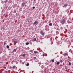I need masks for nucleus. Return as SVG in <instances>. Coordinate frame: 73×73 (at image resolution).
Returning <instances> with one entry per match:
<instances>
[{
	"instance_id": "nucleus-6",
	"label": "nucleus",
	"mask_w": 73,
	"mask_h": 73,
	"mask_svg": "<svg viewBox=\"0 0 73 73\" xmlns=\"http://www.w3.org/2000/svg\"><path fill=\"white\" fill-rule=\"evenodd\" d=\"M29 44V42H27L26 43V45H28Z\"/></svg>"
},
{
	"instance_id": "nucleus-27",
	"label": "nucleus",
	"mask_w": 73,
	"mask_h": 73,
	"mask_svg": "<svg viewBox=\"0 0 73 73\" xmlns=\"http://www.w3.org/2000/svg\"><path fill=\"white\" fill-rule=\"evenodd\" d=\"M69 12H70V11H68V14H69Z\"/></svg>"
},
{
	"instance_id": "nucleus-25",
	"label": "nucleus",
	"mask_w": 73,
	"mask_h": 73,
	"mask_svg": "<svg viewBox=\"0 0 73 73\" xmlns=\"http://www.w3.org/2000/svg\"><path fill=\"white\" fill-rule=\"evenodd\" d=\"M35 7H33V9H35Z\"/></svg>"
},
{
	"instance_id": "nucleus-29",
	"label": "nucleus",
	"mask_w": 73,
	"mask_h": 73,
	"mask_svg": "<svg viewBox=\"0 0 73 73\" xmlns=\"http://www.w3.org/2000/svg\"><path fill=\"white\" fill-rule=\"evenodd\" d=\"M42 56H44V54H43Z\"/></svg>"
},
{
	"instance_id": "nucleus-2",
	"label": "nucleus",
	"mask_w": 73,
	"mask_h": 73,
	"mask_svg": "<svg viewBox=\"0 0 73 73\" xmlns=\"http://www.w3.org/2000/svg\"><path fill=\"white\" fill-rule=\"evenodd\" d=\"M40 32L41 35H42V36H44V32L42 31H40Z\"/></svg>"
},
{
	"instance_id": "nucleus-12",
	"label": "nucleus",
	"mask_w": 73,
	"mask_h": 73,
	"mask_svg": "<svg viewBox=\"0 0 73 73\" xmlns=\"http://www.w3.org/2000/svg\"><path fill=\"white\" fill-rule=\"evenodd\" d=\"M69 52H71V53H72V50L70 49L69 50Z\"/></svg>"
},
{
	"instance_id": "nucleus-26",
	"label": "nucleus",
	"mask_w": 73,
	"mask_h": 73,
	"mask_svg": "<svg viewBox=\"0 0 73 73\" xmlns=\"http://www.w3.org/2000/svg\"><path fill=\"white\" fill-rule=\"evenodd\" d=\"M2 29H3V30H4V29H5V28H4V27H3Z\"/></svg>"
},
{
	"instance_id": "nucleus-34",
	"label": "nucleus",
	"mask_w": 73,
	"mask_h": 73,
	"mask_svg": "<svg viewBox=\"0 0 73 73\" xmlns=\"http://www.w3.org/2000/svg\"><path fill=\"white\" fill-rule=\"evenodd\" d=\"M22 1H24V0H22Z\"/></svg>"
},
{
	"instance_id": "nucleus-15",
	"label": "nucleus",
	"mask_w": 73,
	"mask_h": 73,
	"mask_svg": "<svg viewBox=\"0 0 73 73\" xmlns=\"http://www.w3.org/2000/svg\"><path fill=\"white\" fill-rule=\"evenodd\" d=\"M60 62H58L57 63V65H59V64H60Z\"/></svg>"
},
{
	"instance_id": "nucleus-16",
	"label": "nucleus",
	"mask_w": 73,
	"mask_h": 73,
	"mask_svg": "<svg viewBox=\"0 0 73 73\" xmlns=\"http://www.w3.org/2000/svg\"><path fill=\"white\" fill-rule=\"evenodd\" d=\"M14 42H16V43H17V41L16 39H15V40H14Z\"/></svg>"
},
{
	"instance_id": "nucleus-21",
	"label": "nucleus",
	"mask_w": 73,
	"mask_h": 73,
	"mask_svg": "<svg viewBox=\"0 0 73 73\" xmlns=\"http://www.w3.org/2000/svg\"><path fill=\"white\" fill-rule=\"evenodd\" d=\"M69 65H71V63L70 62H69Z\"/></svg>"
},
{
	"instance_id": "nucleus-17",
	"label": "nucleus",
	"mask_w": 73,
	"mask_h": 73,
	"mask_svg": "<svg viewBox=\"0 0 73 73\" xmlns=\"http://www.w3.org/2000/svg\"><path fill=\"white\" fill-rule=\"evenodd\" d=\"M34 52L35 53H38V52H37L36 51H34Z\"/></svg>"
},
{
	"instance_id": "nucleus-24",
	"label": "nucleus",
	"mask_w": 73,
	"mask_h": 73,
	"mask_svg": "<svg viewBox=\"0 0 73 73\" xmlns=\"http://www.w3.org/2000/svg\"><path fill=\"white\" fill-rule=\"evenodd\" d=\"M60 62H61V63L62 62V60H61L60 61Z\"/></svg>"
},
{
	"instance_id": "nucleus-1",
	"label": "nucleus",
	"mask_w": 73,
	"mask_h": 73,
	"mask_svg": "<svg viewBox=\"0 0 73 73\" xmlns=\"http://www.w3.org/2000/svg\"><path fill=\"white\" fill-rule=\"evenodd\" d=\"M66 20V19L64 18V19H63V20L60 21V23H61V24H64V23H65Z\"/></svg>"
},
{
	"instance_id": "nucleus-18",
	"label": "nucleus",
	"mask_w": 73,
	"mask_h": 73,
	"mask_svg": "<svg viewBox=\"0 0 73 73\" xmlns=\"http://www.w3.org/2000/svg\"><path fill=\"white\" fill-rule=\"evenodd\" d=\"M7 48H8V49H9V46L8 45H7Z\"/></svg>"
},
{
	"instance_id": "nucleus-9",
	"label": "nucleus",
	"mask_w": 73,
	"mask_h": 73,
	"mask_svg": "<svg viewBox=\"0 0 73 73\" xmlns=\"http://www.w3.org/2000/svg\"><path fill=\"white\" fill-rule=\"evenodd\" d=\"M16 49H14L13 52H16Z\"/></svg>"
},
{
	"instance_id": "nucleus-3",
	"label": "nucleus",
	"mask_w": 73,
	"mask_h": 73,
	"mask_svg": "<svg viewBox=\"0 0 73 73\" xmlns=\"http://www.w3.org/2000/svg\"><path fill=\"white\" fill-rule=\"evenodd\" d=\"M38 23V21H35V22L34 23H33V25H35V24H36Z\"/></svg>"
},
{
	"instance_id": "nucleus-20",
	"label": "nucleus",
	"mask_w": 73,
	"mask_h": 73,
	"mask_svg": "<svg viewBox=\"0 0 73 73\" xmlns=\"http://www.w3.org/2000/svg\"><path fill=\"white\" fill-rule=\"evenodd\" d=\"M54 59H53L52 60V62H54Z\"/></svg>"
},
{
	"instance_id": "nucleus-4",
	"label": "nucleus",
	"mask_w": 73,
	"mask_h": 73,
	"mask_svg": "<svg viewBox=\"0 0 73 73\" xmlns=\"http://www.w3.org/2000/svg\"><path fill=\"white\" fill-rule=\"evenodd\" d=\"M24 5H25V3H23L22 4L21 6H24Z\"/></svg>"
},
{
	"instance_id": "nucleus-13",
	"label": "nucleus",
	"mask_w": 73,
	"mask_h": 73,
	"mask_svg": "<svg viewBox=\"0 0 73 73\" xmlns=\"http://www.w3.org/2000/svg\"><path fill=\"white\" fill-rule=\"evenodd\" d=\"M7 0H5V1H4V2L5 3H7Z\"/></svg>"
},
{
	"instance_id": "nucleus-10",
	"label": "nucleus",
	"mask_w": 73,
	"mask_h": 73,
	"mask_svg": "<svg viewBox=\"0 0 73 73\" xmlns=\"http://www.w3.org/2000/svg\"><path fill=\"white\" fill-rule=\"evenodd\" d=\"M64 6L65 8H66V6H67V5L65 4L64 5Z\"/></svg>"
},
{
	"instance_id": "nucleus-8",
	"label": "nucleus",
	"mask_w": 73,
	"mask_h": 73,
	"mask_svg": "<svg viewBox=\"0 0 73 73\" xmlns=\"http://www.w3.org/2000/svg\"><path fill=\"white\" fill-rule=\"evenodd\" d=\"M64 55L65 56H68V53L67 52H66L65 54H64Z\"/></svg>"
},
{
	"instance_id": "nucleus-33",
	"label": "nucleus",
	"mask_w": 73,
	"mask_h": 73,
	"mask_svg": "<svg viewBox=\"0 0 73 73\" xmlns=\"http://www.w3.org/2000/svg\"><path fill=\"white\" fill-rule=\"evenodd\" d=\"M64 6H63V8H64Z\"/></svg>"
},
{
	"instance_id": "nucleus-19",
	"label": "nucleus",
	"mask_w": 73,
	"mask_h": 73,
	"mask_svg": "<svg viewBox=\"0 0 73 73\" xmlns=\"http://www.w3.org/2000/svg\"><path fill=\"white\" fill-rule=\"evenodd\" d=\"M14 13H16V10H14Z\"/></svg>"
},
{
	"instance_id": "nucleus-31",
	"label": "nucleus",
	"mask_w": 73,
	"mask_h": 73,
	"mask_svg": "<svg viewBox=\"0 0 73 73\" xmlns=\"http://www.w3.org/2000/svg\"><path fill=\"white\" fill-rule=\"evenodd\" d=\"M1 59L0 58V61H1Z\"/></svg>"
},
{
	"instance_id": "nucleus-7",
	"label": "nucleus",
	"mask_w": 73,
	"mask_h": 73,
	"mask_svg": "<svg viewBox=\"0 0 73 73\" xmlns=\"http://www.w3.org/2000/svg\"><path fill=\"white\" fill-rule=\"evenodd\" d=\"M13 69H15L16 68V66H14L13 67Z\"/></svg>"
},
{
	"instance_id": "nucleus-5",
	"label": "nucleus",
	"mask_w": 73,
	"mask_h": 73,
	"mask_svg": "<svg viewBox=\"0 0 73 73\" xmlns=\"http://www.w3.org/2000/svg\"><path fill=\"white\" fill-rule=\"evenodd\" d=\"M22 57H24L25 56V54H24L22 55Z\"/></svg>"
},
{
	"instance_id": "nucleus-14",
	"label": "nucleus",
	"mask_w": 73,
	"mask_h": 73,
	"mask_svg": "<svg viewBox=\"0 0 73 73\" xmlns=\"http://www.w3.org/2000/svg\"><path fill=\"white\" fill-rule=\"evenodd\" d=\"M33 40L35 41L36 40V38H34L33 39Z\"/></svg>"
},
{
	"instance_id": "nucleus-23",
	"label": "nucleus",
	"mask_w": 73,
	"mask_h": 73,
	"mask_svg": "<svg viewBox=\"0 0 73 73\" xmlns=\"http://www.w3.org/2000/svg\"><path fill=\"white\" fill-rule=\"evenodd\" d=\"M4 45H5L6 44H7V43H6L5 42H4Z\"/></svg>"
},
{
	"instance_id": "nucleus-32",
	"label": "nucleus",
	"mask_w": 73,
	"mask_h": 73,
	"mask_svg": "<svg viewBox=\"0 0 73 73\" xmlns=\"http://www.w3.org/2000/svg\"><path fill=\"white\" fill-rule=\"evenodd\" d=\"M70 14H71L70 13H69V15H70Z\"/></svg>"
},
{
	"instance_id": "nucleus-11",
	"label": "nucleus",
	"mask_w": 73,
	"mask_h": 73,
	"mask_svg": "<svg viewBox=\"0 0 73 73\" xmlns=\"http://www.w3.org/2000/svg\"><path fill=\"white\" fill-rule=\"evenodd\" d=\"M49 25L50 26H52V23H50L49 24Z\"/></svg>"
},
{
	"instance_id": "nucleus-28",
	"label": "nucleus",
	"mask_w": 73,
	"mask_h": 73,
	"mask_svg": "<svg viewBox=\"0 0 73 73\" xmlns=\"http://www.w3.org/2000/svg\"><path fill=\"white\" fill-rule=\"evenodd\" d=\"M36 57H34V59H36Z\"/></svg>"
},
{
	"instance_id": "nucleus-30",
	"label": "nucleus",
	"mask_w": 73,
	"mask_h": 73,
	"mask_svg": "<svg viewBox=\"0 0 73 73\" xmlns=\"http://www.w3.org/2000/svg\"><path fill=\"white\" fill-rule=\"evenodd\" d=\"M36 1V0H34V1L35 2Z\"/></svg>"
},
{
	"instance_id": "nucleus-22",
	"label": "nucleus",
	"mask_w": 73,
	"mask_h": 73,
	"mask_svg": "<svg viewBox=\"0 0 73 73\" xmlns=\"http://www.w3.org/2000/svg\"><path fill=\"white\" fill-rule=\"evenodd\" d=\"M27 66H29V64L28 63H27Z\"/></svg>"
}]
</instances>
